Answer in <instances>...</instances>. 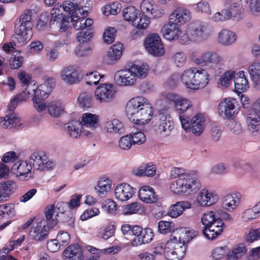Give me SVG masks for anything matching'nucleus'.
<instances>
[{
    "label": "nucleus",
    "mask_w": 260,
    "mask_h": 260,
    "mask_svg": "<svg viewBox=\"0 0 260 260\" xmlns=\"http://www.w3.org/2000/svg\"><path fill=\"white\" fill-rule=\"evenodd\" d=\"M170 175L172 178H178L170 184V189L177 194L193 195L201 188L200 181L191 173H186L179 168H173Z\"/></svg>",
    "instance_id": "f257e3e1"
},
{
    "label": "nucleus",
    "mask_w": 260,
    "mask_h": 260,
    "mask_svg": "<svg viewBox=\"0 0 260 260\" xmlns=\"http://www.w3.org/2000/svg\"><path fill=\"white\" fill-rule=\"evenodd\" d=\"M126 116L134 123L143 125L148 123L153 114V108L147 99L143 96L135 97L126 106Z\"/></svg>",
    "instance_id": "f03ea898"
},
{
    "label": "nucleus",
    "mask_w": 260,
    "mask_h": 260,
    "mask_svg": "<svg viewBox=\"0 0 260 260\" xmlns=\"http://www.w3.org/2000/svg\"><path fill=\"white\" fill-rule=\"evenodd\" d=\"M178 236H172L166 243L165 252L168 260H181L186 251L185 242H188L197 236V232L192 230H177Z\"/></svg>",
    "instance_id": "7ed1b4c3"
},
{
    "label": "nucleus",
    "mask_w": 260,
    "mask_h": 260,
    "mask_svg": "<svg viewBox=\"0 0 260 260\" xmlns=\"http://www.w3.org/2000/svg\"><path fill=\"white\" fill-rule=\"evenodd\" d=\"M181 79L186 88L197 90L208 85L210 76L207 70L194 67L185 70L181 75Z\"/></svg>",
    "instance_id": "20e7f679"
},
{
    "label": "nucleus",
    "mask_w": 260,
    "mask_h": 260,
    "mask_svg": "<svg viewBox=\"0 0 260 260\" xmlns=\"http://www.w3.org/2000/svg\"><path fill=\"white\" fill-rule=\"evenodd\" d=\"M190 59L196 64L204 67L207 70L211 72L214 71L216 67L222 61L220 54L213 50H206L201 53L193 51L191 54Z\"/></svg>",
    "instance_id": "39448f33"
},
{
    "label": "nucleus",
    "mask_w": 260,
    "mask_h": 260,
    "mask_svg": "<svg viewBox=\"0 0 260 260\" xmlns=\"http://www.w3.org/2000/svg\"><path fill=\"white\" fill-rule=\"evenodd\" d=\"M212 33V29L208 24L199 21L193 22L188 25L186 34L181 37L180 41L182 43L189 40L201 42L206 40Z\"/></svg>",
    "instance_id": "423d86ee"
},
{
    "label": "nucleus",
    "mask_w": 260,
    "mask_h": 260,
    "mask_svg": "<svg viewBox=\"0 0 260 260\" xmlns=\"http://www.w3.org/2000/svg\"><path fill=\"white\" fill-rule=\"evenodd\" d=\"M77 17L75 15L72 17H69L68 15L66 16L62 12L61 5L57 4L51 11L50 25L51 27L58 28L60 31L63 32L69 27L73 25Z\"/></svg>",
    "instance_id": "0eeeda50"
},
{
    "label": "nucleus",
    "mask_w": 260,
    "mask_h": 260,
    "mask_svg": "<svg viewBox=\"0 0 260 260\" xmlns=\"http://www.w3.org/2000/svg\"><path fill=\"white\" fill-rule=\"evenodd\" d=\"M31 11L25 10L19 17L20 24L16 28V38L20 44L30 39L32 36Z\"/></svg>",
    "instance_id": "6e6552de"
},
{
    "label": "nucleus",
    "mask_w": 260,
    "mask_h": 260,
    "mask_svg": "<svg viewBox=\"0 0 260 260\" xmlns=\"http://www.w3.org/2000/svg\"><path fill=\"white\" fill-rule=\"evenodd\" d=\"M182 127L186 132L191 131L196 136H200L204 129L205 118L200 113L197 114L191 120L185 115L179 116Z\"/></svg>",
    "instance_id": "1a4fd4ad"
},
{
    "label": "nucleus",
    "mask_w": 260,
    "mask_h": 260,
    "mask_svg": "<svg viewBox=\"0 0 260 260\" xmlns=\"http://www.w3.org/2000/svg\"><path fill=\"white\" fill-rule=\"evenodd\" d=\"M29 163L34 169L39 171L52 169L55 165V163L49 160L46 153L42 151L31 153L29 156Z\"/></svg>",
    "instance_id": "9d476101"
},
{
    "label": "nucleus",
    "mask_w": 260,
    "mask_h": 260,
    "mask_svg": "<svg viewBox=\"0 0 260 260\" xmlns=\"http://www.w3.org/2000/svg\"><path fill=\"white\" fill-rule=\"evenodd\" d=\"M77 19L73 25L75 29L80 30V31L77 34V38L81 43L87 42L92 37L91 27L93 20L91 19L84 17Z\"/></svg>",
    "instance_id": "9b49d317"
},
{
    "label": "nucleus",
    "mask_w": 260,
    "mask_h": 260,
    "mask_svg": "<svg viewBox=\"0 0 260 260\" xmlns=\"http://www.w3.org/2000/svg\"><path fill=\"white\" fill-rule=\"evenodd\" d=\"M68 207L67 202H58L56 205L52 204L46 207L45 216L47 220H49L50 227H54L58 221L60 215L64 213L66 208Z\"/></svg>",
    "instance_id": "f8f14e48"
},
{
    "label": "nucleus",
    "mask_w": 260,
    "mask_h": 260,
    "mask_svg": "<svg viewBox=\"0 0 260 260\" xmlns=\"http://www.w3.org/2000/svg\"><path fill=\"white\" fill-rule=\"evenodd\" d=\"M116 92L115 85L111 83H104L99 85L94 92L95 98L100 103L111 102Z\"/></svg>",
    "instance_id": "ddd939ff"
},
{
    "label": "nucleus",
    "mask_w": 260,
    "mask_h": 260,
    "mask_svg": "<svg viewBox=\"0 0 260 260\" xmlns=\"http://www.w3.org/2000/svg\"><path fill=\"white\" fill-rule=\"evenodd\" d=\"M144 46L147 52L153 56H160L165 54L160 38L156 34L149 35L145 40Z\"/></svg>",
    "instance_id": "4468645a"
},
{
    "label": "nucleus",
    "mask_w": 260,
    "mask_h": 260,
    "mask_svg": "<svg viewBox=\"0 0 260 260\" xmlns=\"http://www.w3.org/2000/svg\"><path fill=\"white\" fill-rule=\"evenodd\" d=\"M80 68L76 64L64 67L60 72L61 79L68 85L78 83L80 82Z\"/></svg>",
    "instance_id": "2eb2a0df"
},
{
    "label": "nucleus",
    "mask_w": 260,
    "mask_h": 260,
    "mask_svg": "<svg viewBox=\"0 0 260 260\" xmlns=\"http://www.w3.org/2000/svg\"><path fill=\"white\" fill-rule=\"evenodd\" d=\"M166 98L167 101L173 103L174 110L180 114V116L183 115L184 113L192 107L191 101L175 93H167Z\"/></svg>",
    "instance_id": "dca6fc26"
},
{
    "label": "nucleus",
    "mask_w": 260,
    "mask_h": 260,
    "mask_svg": "<svg viewBox=\"0 0 260 260\" xmlns=\"http://www.w3.org/2000/svg\"><path fill=\"white\" fill-rule=\"evenodd\" d=\"M53 228L50 226L49 220L36 221L31 227L29 235L32 239L42 241L47 238L49 230Z\"/></svg>",
    "instance_id": "f3484780"
},
{
    "label": "nucleus",
    "mask_w": 260,
    "mask_h": 260,
    "mask_svg": "<svg viewBox=\"0 0 260 260\" xmlns=\"http://www.w3.org/2000/svg\"><path fill=\"white\" fill-rule=\"evenodd\" d=\"M131 67L117 71L114 77L115 83L118 86L129 87L136 83V77Z\"/></svg>",
    "instance_id": "a211bd4d"
},
{
    "label": "nucleus",
    "mask_w": 260,
    "mask_h": 260,
    "mask_svg": "<svg viewBox=\"0 0 260 260\" xmlns=\"http://www.w3.org/2000/svg\"><path fill=\"white\" fill-rule=\"evenodd\" d=\"M62 12L63 11L69 12L68 14L69 17H72L75 15L77 18L81 19V17L86 18L89 10L88 7H83L81 4H78L75 2L66 1L63 3L61 6Z\"/></svg>",
    "instance_id": "6ab92c4d"
},
{
    "label": "nucleus",
    "mask_w": 260,
    "mask_h": 260,
    "mask_svg": "<svg viewBox=\"0 0 260 260\" xmlns=\"http://www.w3.org/2000/svg\"><path fill=\"white\" fill-rule=\"evenodd\" d=\"M218 200V196L216 192L207 188L200 190L196 197L197 202L202 207L211 206L216 203Z\"/></svg>",
    "instance_id": "aec40b11"
},
{
    "label": "nucleus",
    "mask_w": 260,
    "mask_h": 260,
    "mask_svg": "<svg viewBox=\"0 0 260 260\" xmlns=\"http://www.w3.org/2000/svg\"><path fill=\"white\" fill-rule=\"evenodd\" d=\"M154 128L156 133L163 137L170 135L174 128V124L170 117L164 114H160L158 116Z\"/></svg>",
    "instance_id": "412c9836"
},
{
    "label": "nucleus",
    "mask_w": 260,
    "mask_h": 260,
    "mask_svg": "<svg viewBox=\"0 0 260 260\" xmlns=\"http://www.w3.org/2000/svg\"><path fill=\"white\" fill-rule=\"evenodd\" d=\"M242 195L239 192H233L224 196L221 199V206L225 211H235L241 204Z\"/></svg>",
    "instance_id": "4be33fe9"
},
{
    "label": "nucleus",
    "mask_w": 260,
    "mask_h": 260,
    "mask_svg": "<svg viewBox=\"0 0 260 260\" xmlns=\"http://www.w3.org/2000/svg\"><path fill=\"white\" fill-rule=\"evenodd\" d=\"M136 189L129 184L122 183L116 186L114 190V196L117 200L124 202L130 199L136 193Z\"/></svg>",
    "instance_id": "5701e85b"
},
{
    "label": "nucleus",
    "mask_w": 260,
    "mask_h": 260,
    "mask_svg": "<svg viewBox=\"0 0 260 260\" xmlns=\"http://www.w3.org/2000/svg\"><path fill=\"white\" fill-rule=\"evenodd\" d=\"M170 20L180 25L189 22L191 19L190 12L184 8L179 7L175 9L170 15Z\"/></svg>",
    "instance_id": "b1692460"
},
{
    "label": "nucleus",
    "mask_w": 260,
    "mask_h": 260,
    "mask_svg": "<svg viewBox=\"0 0 260 260\" xmlns=\"http://www.w3.org/2000/svg\"><path fill=\"white\" fill-rule=\"evenodd\" d=\"M235 100L231 98L224 99L219 104L218 113L223 118H230L234 114Z\"/></svg>",
    "instance_id": "393cba45"
},
{
    "label": "nucleus",
    "mask_w": 260,
    "mask_h": 260,
    "mask_svg": "<svg viewBox=\"0 0 260 260\" xmlns=\"http://www.w3.org/2000/svg\"><path fill=\"white\" fill-rule=\"evenodd\" d=\"M161 31L164 37L169 41L176 40L182 37V31L179 26L171 20L164 26Z\"/></svg>",
    "instance_id": "a878e982"
},
{
    "label": "nucleus",
    "mask_w": 260,
    "mask_h": 260,
    "mask_svg": "<svg viewBox=\"0 0 260 260\" xmlns=\"http://www.w3.org/2000/svg\"><path fill=\"white\" fill-rule=\"evenodd\" d=\"M223 225L222 220L219 218L209 226L204 228L203 233L208 239L213 240L221 234Z\"/></svg>",
    "instance_id": "bb28decb"
},
{
    "label": "nucleus",
    "mask_w": 260,
    "mask_h": 260,
    "mask_svg": "<svg viewBox=\"0 0 260 260\" xmlns=\"http://www.w3.org/2000/svg\"><path fill=\"white\" fill-rule=\"evenodd\" d=\"M32 166L26 160H18L11 168V172L16 177L26 178L31 174Z\"/></svg>",
    "instance_id": "cd10ccee"
},
{
    "label": "nucleus",
    "mask_w": 260,
    "mask_h": 260,
    "mask_svg": "<svg viewBox=\"0 0 260 260\" xmlns=\"http://www.w3.org/2000/svg\"><path fill=\"white\" fill-rule=\"evenodd\" d=\"M21 125L20 117L16 113L0 118V125L4 128H19Z\"/></svg>",
    "instance_id": "c85d7f7f"
},
{
    "label": "nucleus",
    "mask_w": 260,
    "mask_h": 260,
    "mask_svg": "<svg viewBox=\"0 0 260 260\" xmlns=\"http://www.w3.org/2000/svg\"><path fill=\"white\" fill-rule=\"evenodd\" d=\"M64 260H83L81 247L77 244L69 245L63 252Z\"/></svg>",
    "instance_id": "c756f323"
},
{
    "label": "nucleus",
    "mask_w": 260,
    "mask_h": 260,
    "mask_svg": "<svg viewBox=\"0 0 260 260\" xmlns=\"http://www.w3.org/2000/svg\"><path fill=\"white\" fill-rule=\"evenodd\" d=\"M140 199L147 203L153 204L158 200V196L152 187L149 186H143L141 187L139 191Z\"/></svg>",
    "instance_id": "7c9ffc66"
},
{
    "label": "nucleus",
    "mask_w": 260,
    "mask_h": 260,
    "mask_svg": "<svg viewBox=\"0 0 260 260\" xmlns=\"http://www.w3.org/2000/svg\"><path fill=\"white\" fill-rule=\"evenodd\" d=\"M191 203L188 201L177 202L172 205L168 211V215L172 218H177L180 216L186 209H190Z\"/></svg>",
    "instance_id": "2f4dec72"
},
{
    "label": "nucleus",
    "mask_w": 260,
    "mask_h": 260,
    "mask_svg": "<svg viewBox=\"0 0 260 260\" xmlns=\"http://www.w3.org/2000/svg\"><path fill=\"white\" fill-rule=\"evenodd\" d=\"M111 186V180L105 176H103L99 178L98 184L94 186V190L99 197L104 198L110 191Z\"/></svg>",
    "instance_id": "473e14b6"
},
{
    "label": "nucleus",
    "mask_w": 260,
    "mask_h": 260,
    "mask_svg": "<svg viewBox=\"0 0 260 260\" xmlns=\"http://www.w3.org/2000/svg\"><path fill=\"white\" fill-rule=\"evenodd\" d=\"M55 85V79L52 78H49L39 87L36 85V83H34L33 84H30L28 86H34V90L36 91L37 93H42L44 98H47L52 89L54 87Z\"/></svg>",
    "instance_id": "72a5a7b5"
},
{
    "label": "nucleus",
    "mask_w": 260,
    "mask_h": 260,
    "mask_svg": "<svg viewBox=\"0 0 260 260\" xmlns=\"http://www.w3.org/2000/svg\"><path fill=\"white\" fill-rule=\"evenodd\" d=\"M15 187V183L12 180L0 183V203L6 201Z\"/></svg>",
    "instance_id": "f704fd0d"
},
{
    "label": "nucleus",
    "mask_w": 260,
    "mask_h": 260,
    "mask_svg": "<svg viewBox=\"0 0 260 260\" xmlns=\"http://www.w3.org/2000/svg\"><path fill=\"white\" fill-rule=\"evenodd\" d=\"M34 86H27L22 92L19 94L16 95L10 102L8 106V108L10 111L14 110L17 106L30 98L31 93H29V90H34Z\"/></svg>",
    "instance_id": "c9c22d12"
},
{
    "label": "nucleus",
    "mask_w": 260,
    "mask_h": 260,
    "mask_svg": "<svg viewBox=\"0 0 260 260\" xmlns=\"http://www.w3.org/2000/svg\"><path fill=\"white\" fill-rule=\"evenodd\" d=\"M81 125L77 120L71 121L64 126V131L71 138H78L81 134Z\"/></svg>",
    "instance_id": "e433bc0d"
},
{
    "label": "nucleus",
    "mask_w": 260,
    "mask_h": 260,
    "mask_svg": "<svg viewBox=\"0 0 260 260\" xmlns=\"http://www.w3.org/2000/svg\"><path fill=\"white\" fill-rule=\"evenodd\" d=\"M234 83L235 90L237 92L242 93L247 90L249 87L248 80L243 71L238 72L237 77L234 79Z\"/></svg>",
    "instance_id": "4c0bfd02"
},
{
    "label": "nucleus",
    "mask_w": 260,
    "mask_h": 260,
    "mask_svg": "<svg viewBox=\"0 0 260 260\" xmlns=\"http://www.w3.org/2000/svg\"><path fill=\"white\" fill-rule=\"evenodd\" d=\"M154 237L153 233L150 228L144 229L140 237H135L131 241V245L133 246H137L143 244L150 242Z\"/></svg>",
    "instance_id": "58836bf2"
},
{
    "label": "nucleus",
    "mask_w": 260,
    "mask_h": 260,
    "mask_svg": "<svg viewBox=\"0 0 260 260\" xmlns=\"http://www.w3.org/2000/svg\"><path fill=\"white\" fill-rule=\"evenodd\" d=\"M29 93H31L30 97H32L33 106L37 112H41L48 108V103L44 101L47 98H44L42 93L35 90H29Z\"/></svg>",
    "instance_id": "ea45409f"
},
{
    "label": "nucleus",
    "mask_w": 260,
    "mask_h": 260,
    "mask_svg": "<svg viewBox=\"0 0 260 260\" xmlns=\"http://www.w3.org/2000/svg\"><path fill=\"white\" fill-rule=\"evenodd\" d=\"M217 40L220 44L228 46L236 41L237 35L234 32L229 29H223L219 32Z\"/></svg>",
    "instance_id": "a19ab883"
},
{
    "label": "nucleus",
    "mask_w": 260,
    "mask_h": 260,
    "mask_svg": "<svg viewBox=\"0 0 260 260\" xmlns=\"http://www.w3.org/2000/svg\"><path fill=\"white\" fill-rule=\"evenodd\" d=\"M105 129L109 134H121L124 132L123 123L117 119L107 120L105 124Z\"/></svg>",
    "instance_id": "79ce46f5"
},
{
    "label": "nucleus",
    "mask_w": 260,
    "mask_h": 260,
    "mask_svg": "<svg viewBox=\"0 0 260 260\" xmlns=\"http://www.w3.org/2000/svg\"><path fill=\"white\" fill-rule=\"evenodd\" d=\"M80 123L81 126L83 125L91 129H93L99 126V116L92 113H84Z\"/></svg>",
    "instance_id": "37998d69"
},
{
    "label": "nucleus",
    "mask_w": 260,
    "mask_h": 260,
    "mask_svg": "<svg viewBox=\"0 0 260 260\" xmlns=\"http://www.w3.org/2000/svg\"><path fill=\"white\" fill-rule=\"evenodd\" d=\"M246 122L251 133L253 134L260 130V115L249 112Z\"/></svg>",
    "instance_id": "c03bdc74"
},
{
    "label": "nucleus",
    "mask_w": 260,
    "mask_h": 260,
    "mask_svg": "<svg viewBox=\"0 0 260 260\" xmlns=\"http://www.w3.org/2000/svg\"><path fill=\"white\" fill-rule=\"evenodd\" d=\"M230 18L236 17L240 15L243 12L242 2L241 0H232L228 9H225Z\"/></svg>",
    "instance_id": "a18cd8bd"
},
{
    "label": "nucleus",
    "mask_w": 260,
    "mask_h": 260,
    "mask_svg": "<svg viewBox=\"0 0 260 260\" xmlns=\"http://www.w3.org/2000/svg\"><path fill=\"white\" fill-rule=\"evenodd\" d=\"M48 111L52 117H58L64 112V107L60 101H54L48 103Z\"/></svg>",
    "instance_id": "49530a36"
},
{
    "label": "nucleus",
    "mask_w": 260,
    "mask_h": 260,
    "mask_svg": "<svg viewBox=\"0 0 260 260\" xmlns=\"http://www.w3.org/2000/svg\"><path fill=\"white\" fill-rule=\"evenodd\" d=\"M139 15H140L139 11L134 6L127 7L122 11L124 20L132 25Z\"/></svg>",
    "instance_id": "de8ad7c7"
},
{
    "label": "nucleus",
    "mask_w": 260,
    "mask_h": 260,
    "mask_svg": "<svg viewBox=\"0 0 260 260\" xmlns=\"http://www.w3.org/2000/svg\"><path fill=\"white\" fill-rule=\"evenodd\" d=\"M130 67L135 75L136 81L137 78L144 79L146 77L149 69V66L145 63L142 64H133Z\"/></svg>",
    "instance_id": "09e8293b"
},
{
    "label": "nucleus",
    "mask_w": 260,
    "mask_h": 260,
    "mask_svg": "<svg viewBox=\"0 0 260 260\" xmlns=\"http://www.w3.org/2000/svg\"><path fill=\"white\" fill-rule=\"evenodd\" d=\"M122 50L123 45L120 43H117L111 46L108 52L107 56L110 60L116 61L121 56Z\"/></svg>",
    "instance_id": "8fccbe9b"
},
{
    "label": "nucleus",
    "mask_w": 260,
    "mask_h": 260,
    "mask_svg": "<svg viewBox=\"0 0 260 260\" xmlns=\"http://www.w3.org/2000/svg\"><path fill=\"white\" fill-rule=\"evenodd\" d=\"M78 102L80 107L88 108L92 105L93 99L92 94L88 91L81 92L78 98Z\"/></svg>",
    "instance_id": "3c124183"
},
{
    "label": "nucleus",
    "mask_w": 260,
    "mask_h": 260,
    "mask_svg": "<svg viewBox=\"0 0 260 260\" xmlns=\"http://www.w3.org/2000/svg\"><path fill=\"white\" fill-rule=\"evenodd\" d=\"M15 214L16 212L14 204L8 203L0 205V218L12 217Z\"/></svg>",
    "instance_id": "603ef678"
},
{
    "label": "nucleus",
    "mask_w": 260,
    "mask_h": 260,
    "mask_svg": "<svg viewBox=\"0 0 260 260\" xmlns=\"http://www.w3.org/2000/svg\"><path fill=\"white\" fill-rule=\"evenodd\" d=\"M247 248L244 244H239L235 246L230 252L229 258L238 259L242 257L246 252Z\"/></svg>",
    "instance_id": "864d4df0"
},
{
    "label": "nucleus",
    "mask_w": 260,
    "mask_h": 260,
    "mask_svg": "<svg viewBox=\"0 0 260 260\" xmlns=\"http://www.w3.org/2000/svg\"><path fill=\"white\" fill-rule=\"evenodd\" d=\"M235 75V72L233 70H230L225 72L220 76L219 83L222 87H229L231 84Z\"/></svg>",
    "instance_id": "5fc2aeb1"
},
{
    "label": "nucleus",
    "mask_w": 260,
    "mask_h": 260,
    "mask_svg": "<svg viewBox=\"0 0 260 260\" xmlns=\"http://www.w3.org/2000/svg\"><path fill=\"white\" fill-rule=\"evenodd\" d=\"M248 73L253 82H257L260 78V62H254L248 67Z\"/></svg>",
    "instance_id": "6e6d98bb"
},
{
    "label": "nucleus",
    "mask_w": 260,
    "mask_h": 260,
    "mask_svg": "<svg viewBox=\"0 0 260 260\" xmlns=\"http://www.w3.org/2000/svg\"><path fill=\"white\" fill-rule=\"evenodd\" d=\"M220 218L218 215H216V213L213 211H207L205 212L202 218L201 222L204 225V228L207 226H209L213 222Z\"/></svg>",
    "instance_id": "4d7b16f0"
},
{
    "label": "nucleus",
    "mask_w": 260,
    "mask_h": 260,
    "mask_svg": "<svg viewBox=\"0 0 260 260\" xmlns=\"http://www.w3.org/2000/svg\"><path fill=\"white\" fill-rule=\"evenodd\" d=\"M103 75L100 74L98 72L94 71L87 73L85 76V81L87 84L89 85H97Z\"/></svg>",
    "instance_id": "13d9d810"
},
{
    "label": "nucleus",
    "mask_w": 260,
    "mask_h": 260,
    "mask_svg": "<svg viewBox=\"0 0 260 260\" xmlns=\"http://www.w3.org/2000/svg\"><path fill=\"white\" fill-rule=\"evenodd\" d=\"M229 249L227 246L217 247L212 252V256L215 260L222 259L229 255Z\"/></svg>",
    "instance_id": "bf43d9fd"
},
{
    "label": "nucleus",
    "mask_w": 260,
    "mask_h": 260,
    "mask_svg": "<svg viewBox=\"0 0 260 260\" xmlns=\"http://www.w3.org/2000/svg\"><path fill=\"white\" fill-rule=\"evenodd\" d=\"M248 4L249 13L254 16L260 15V0H244Z\"/></svg>",
    "instance_id": "052dcab7"
},
{
    "label": "nucleus",
    "mask_w": 260,
    "mask_h": 260,
    "mask_svg": "<svg viewBox=\"0 0 260 260\" xmlns=\"http://www.w3.org/2000/svg\"><path fill=\"white\" fill-rule=\"evenodd\" d=\"M228 172V166L224 163H218L211 167L210 173L213 175H224Z\"/></svg>",
    "instance_id": "680f3d73"
},
{
    "label": "nucleus",
    "mask_w": 260,
    "mask_h": 260,
    "mask_svg": "<svg viewBox=\"0 0 260 260\" xmlns=\"http://www.w3.org/2000/svg\"><path fill=\"white\" fill-rule=\"evenodd\" d=\"M102 208L107 213L114 215L117 210V205L112 200L108 199L103 203Z\"/></svg>",
    "instance_id": "e2e57ef3"
},
{
    "label": "nucleus",
    "mask_w": 260,
    "mask_h": 260,
    "mask_svg": "<svg viewBox=\"0 0 260 260\" xmlns=\"http://www.w3.org/2000/svg\"><path fill=\"white\" fill-rule=\"evenodd\" d=\"M149 18L146 15H142L139 17L138 16L133 25L137 28L144 29L149 26Z\"/></svg>",
    "instance_id": "0e129e2a"
},
{
    "label": "nucleus",
    "mask_w": 260,
    "mask_h": 260,
    "mask_svg": "<svg viewBox=\"0 0 260 260\" xmlns=\"http://www.w3.org/2000/svg\"><path fill=\"white\" fill-rule=\"evenodd\" d=\"M255 206L252 208L247 209L242 214V218L243 221L247 222L257 218L259 214L257 213Z\"/></svg>",
    "instance_id": "69168bd1"
},
{
    "label": "nucleus",
    "mask_w": 260,
    "mask_h": 260,
    "mask_svg": "<svg viewBox=\"0 0 260 260\" xmlns=\"http://www.w3.org/2000/svg\"><path fill=\"white\" fill-rule=\"evenodd\" d=\"M116 29L113 27H108L105 31L103 38L104 42L110 44L113 43L115 39Z\"/></svg>",
    "instance_id": "338daca9"
},
{
    "label": "nucleus",
    "mask_w": 260,
    "mask_h": 260,
    "mask_svg": "<svg viewBox=\"0 0 260 260\" xmlns=\"http://www.w3.org/2000/svg\"><path fill=\"white\" fill-rule=\"evenodd\" d=\"M164 14V10L158 5L154 4L146 15L149 16L150 18H157L161 17Z\"/></svg>",
    "instance_id": "774afa93"
}]
</instances>
